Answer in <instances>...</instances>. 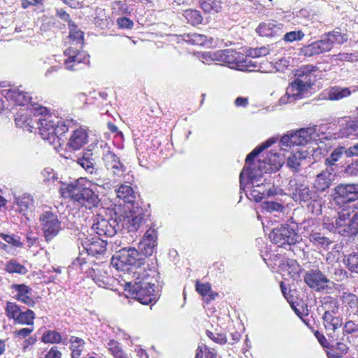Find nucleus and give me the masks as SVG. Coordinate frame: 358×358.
Returning a JSON list of instances; mask_svg holds the SVG:
<instances>
[{
	"label": "nucleus",
	"instance_id": "obj_64",
	"mask_svg": "<svg viewBox=\"0 0 358 358\" xmlns=\"http://www.w3.org/2000/svg\"><path fill=\"white\" fill-rule=\"evenodd\" d=\"M345 172L351 176L358 175V160L349 164L345 169Z\"/></svg>",
	"mask_w": 358,
	"mask_h": 358
},
{
	"label": "nucleus",
	"instance_id": "obj_61",
	"mask_svg": "<svg viewBox=\"0 0 358 358\" xmlns=\"http://www.w3.org/2000/svg\"><path fill=\"white\" fill-rule=\"evenodd\" d=\"M116 22L121 29H131L134 26L133 21L127 17H118Z\"/></svg>",
	"mask_w": 358,
	"mask_h": 358
},
{
	"label": "nucleus",
	"instance_id": "obj_30",
	"mask_svg": "<svg viewBox=\"0 0 358 358\" xmlns=\"http://www.w3.org/2000/svg\"><path fill=\"white\" fill-rule=\"evenodd\" d=\"M77 163L88 173L97 175L95 159L91 150H85L82 156L78 157Z\"/></svg>",
	"mask_w": 358,
	"mask_h": 358
},
{
	"label": "nucleus",
	"instance_id": "obj_20",
	"mask_svg": "<svg viewBox=\"0 0 358 358\" xmlns=\"http://www.w3.org/2000/svg\"><path fill=\"white\" fill-rule=\"evenodd\" d=\"M36 108H27L25 113H17L15 118L17 127L24 128L30 132L34 129H36V122H35L36 116H37Z\"/></svg>",
	"mask_w": 358,
	"mask_h": 358
},
{
	"label": "nucleus",
	"instance_id": "obj_28",
	"mask_svg": "<svg viewBox=\"0 0 358 358\" xmlns=\"http://www.w3.org/2000/svg\"><path fill=\"white\" fill-rule=\"evenodd\" d=\"M88 134L84 128L73 131L67 143V146L72 150H78L87 143Z\"/></svg>",
	"mask_w": 358,
	"mask_h": 358
},
{
	"label": "nucleus",
	"instance_id": "obj_19",
	"mask_svg": "<svg viewBox=\"0 0 358 358\" xmlns=\"http://www.w3.org/2000/svg\"><path fill=\"white\" fill-rule=\"evenodd\" d=\"M336 177V172L331 167L325 168L316 176L313 187L317 192H323L328 189Z\"/></svg>",
	"mask_w": 358,
	"mask_h": 358
},
{
	"label": "nucleus",
	"instance_id": "obj_7",
	"mask_svg": "<svg viewBox=\"0 0 358 358\" xmlns=\"http://www.w3.org/2000/svg\"><path fill=\"white\" fill-rule=\"evenodd\" d=\"M150 213L148 209L143 208L139 203L130 204L125 207V212L120 219L122 229L128 232H136L148 222Z\"/></svg>",
	"mask_w": 358,
	"mask_h": 358
},
{
	"label": "nucleus",
	"instance_id": "obj_31",
	"mask_svg": "<svg viewBox=\"0 0 358 358\" xmlns=\"http://www.w3.org/2000/svg\"><path fill=\"white\" fill-rule=\"evenodd\" d=\"M117 196L122 199L127 204V207L130 204L138 203L136 201V193L134 189L129 185L122 184L116 189Z\"/></svg>",
	"mask_w": 358,
	"mask_h": 358
},
{
	"label": "nucleus",
	"instance_id": "obj_43",
	"mask_svg": "<svg viewBox=\"0 0 358 358\" xmlns=\"http://www.w3.org/2000/svg\"><path fill=\"white\" fill-rule=\"evenodd\" d=\"M35 314L31 310L27 309L25 311H20L17 317L15 319V322L21 324L32 325Z\"/></svg>",
	"mask_w": 358,
	"mask_h": 358
},
{
	"label": "nucleus",
	"instance_id": "obj_8",
	"mask_svg": "<svg viewBox=\"0 0 358 358\" xmlns=\"http://www.w3.org/2000/svg\"><path fill=\"white\" fill-rule=\"evenodd\" d=\"M38 221L47 242L52 240L62 230V222L57 215L50 210H43L39 215Z\"/></svg>",
	"mask_w": 358,
	"mask_h": 358
},
{
	"label": "nucleus",
	"instance_id": "obj_23",
	"mask_svg": "<svg viewBox=\"0 0 358 358\" xmlns=\"http://www.w3.org/2000/svg\"><path fill=\"white\" fill-rule=\"evenodd\" d=\"M14 204L15 210L20 213L25 215L28 212L32 211L34 208V199L33 196L29 193L14 194Z\"/></svg>",
	"mask_w": 358,
	"mask_h": 358
},
{
	"label": "nucleus",
	"instance_id": "obj_37",
	"mask_svg": "<svg viewBox=\"0 0 358 358\" xmlns=\"http://www.w3.org/2000/svg\"><path fill=\"white\" fill-rule=\"evenodd\" d=\"M345 155V148L344 147H339L335 149L329 157L325 159L324 164L326 168L331 167L336 172L337 166L336 163L341 158L343 155Z\"/></svg>",
	"mask_w": 358,
	"mask_h": 358
},
{
	"label": "nucleus",
	"instance_id": "obj_21",
	"mask_svg": "<svg viewBox=\"0 0 358 358\" xmlns=\"http://www.w3.org/2000/svg\"><path fill=\"white\" fill-rule=\"evenodd\" d=\"M241 58H243V54L234 50L227 49L215 52L213 59L225 62L230 65L231 68L238 70Z\"/></svg>",
	"mask_w": 358,
	"mask_h": 358
},
{
	"label": "nucleus",
	"instance_id": "obj_18",
	"mask_svg": "<svg viewBox=\"0 0 358 358\" xmlns=\"http://www.w3.org/2000/svg\"><path fill=\"white\" fill-rule=\"evenodd\" d=\"M304 281L308 287L317 291L324 289L327 287L329 279L318 269H312L304 275Z\"/></svg>",
	"mask_w": 358,
	"mask_h": 358
},
{
	"label": "nucleus",
	"instance_id": "obj_42",
	"mask_svg": "<svg viewBox=\"0 0 358 358\" xmlns=\"http://www.w3.org/2000/svg\"><path fill=\"white\" fill-rule=\"evenodd\" d=\"M71 349L72 358H79L83 350L85 341L80 338L72 336L71 338Z\"/></svg>",
	"mask_w": 358,
	"mask_h": 358
},
{
	"label": "nucleus",
	"instance_id": "obj_27",
	"mask_svg": "<svg viewBox=\"0 0 358 358\" xmlns=\"http://www.w3.org/2000/svg\"><path fill=\"white\" fill-rule=\"evenodd\" d=\"M1 94L8 100L13 101L20 106L28 104L31 96L26 92L17 88L6 89L1 91Z\"/></svg>",
	"mask_w": 358,
	"mask_h": 358
},
{
	"label": "nucleus",
	"instance_id": "obj_9",
	"mask_svg": "<svg viewBox=\"0 0 358 358\" xmlns=\"http://www.w3.org/2000/svg\"><path fill=\"white\" fill-rule=\"evenodd\" d=\"M317 71V66L310 64L299 68L296 73V79L290 85V90L297 89L303 94L315 81V73Z\"/></svg>",
	"mask_w": 358,
	"mask_h": 358
},
{
	"label": "nucleus",
	"instance_id": "obj_11",
	"mask_svg": "<svg viewBox=\"0 0 358 358\" xmlns=\"http://www.w3.org/2000/svg\"><path fill=\"white\" fill-rule=\"evenodd\" d=\"M295 182L294 180L290 181V185L292 186V183ZM294 196L296 200H299L303 202H313V208L316 207V214H319L321 213V202H320V196L316 191L312 190L309 188V187L303 183L294 182Z\"/></svg>",
	"mask_w": 358,
	"mask_h": 358
},
{
	"label": "nucleus",
	"instance_id": "obj_10",
	"mask_svg": "<svg viewBox=\"0 0 358 358\" xmlns=\"http://www.w3.org/2000/svg\"><path fill=\"white\" fill-rule=\"evenodd\" d=\"M269 238L279 247L290 246L299 242L300 236L288 225L276 227L269 234Z\"/></svg>",
	"mask_w": 358,
	"mask_h": 358
},
{
	"label": "nucleus",
	"instance_id": "obj_17",
	"mask_svg": "<svg viewBox=\"0 0 358 358\" xmlns=\"http://www.w3.org/2000/svg\"><path fill=\"white\" fill-rule=\"evenodd\" d=\"M336 203H349L358 199V185L341 184L334 189Z\"/></svg>",
	"mask_w": 358,
	"mask_h": 358
},
{
	"label": "nucleus",
	"instance_id": "obj_16",
	"mask_svg": "<svg viewBox=\"0 0 358 358\" xmlns=\"http://www.w3.org/2000/svg\"><path fill=\"white\" fill-rule=\"evenodd\" d=\"M80 50L78 47L70 46L64 51V54L66 57L64 60V65L66 69L74 71L76 70V66L78 64L89 62V56Z\"/></svg>",
	"mask_w": 358,
	"mask_h": 358
},
{
	"label": "nucleus",
	"instance_id": "obj_26",
	"mask_svg": "<svg viewBox=\"0 0 358 358\" xmlns=\"http://www.w3.org/2000/svg\"><path fill=\"white\" fill-rule=\"evenodd\" d=\"M11 289L16 292L15 298L29 306L33 307L35 301L33 299L32 289L25 284H13Z\"/></svg>",
	"mask_w": 358,
	"mask_h": 358
},
{
	"label": "nucleus",
	"instance_id": "obj_62",
	"mask_svg": "<svg viewBox=\"0 0 358 358\" xmlns=\"http://www.w3.org/2000/svg\"><path fill=\"white\" fill-rule=\"evenodd\" d=\"M206 334L210 339H212L217 343L222 345L227 343V338L224 334H213V332H210L209 331H207Z\"/></svg>",
	"mask_w": 358,
	"mask_h": 358
},
{
	"label": "nucleus",
	"instance_id": "obj_15",
	"mask_svg": "<svg viewBox=\"0 0 358 358\" xmlns=\"http://www.w3.org/2000/svg\"><path fill=\"white\" fill-rule=\"evenodd\" d=\"M102 159L106 169L114 176L120 177L127 170L120 157L110 148H106L102 155Z\"/></svg>",
	"mask_w": 358,
	"mask_h": 358
},
{
	"label": "nucleus",
	"instance_id": "obj_63",
	"mask_svg": "<svg viewBox=\"0 0 358 358\" xmlns=\"http://www.w3.org/2000/svg\"><path fill=\"white\" fill-rule=\"evenodd\" d=\"M157 231L155 229L150 227L145 233L142 240H145V241L148 240L150 241H156L157 242Z\"/></svg>",
	"mask_w": 358,
	"mask_h": 358
},
{
	"label": "nucleus",
	"instance_id": "obj_22",
	"mask_svg": "<svg viewBox=\"0 0 358 358\" xmlns=\"http://www.w3.org/2000/svg\"><path fill=\"white\" fill-rule=\"evenodd\" d=\"M337 308L326 310L323 315V323L329 336L334 338L335 331L342 326V319L336 316Z\"/></svg>",
	"mask_w": 358,
	"mask_h": 358
},
{
	"label": "nucleus",
	"instance_id": "obj_45",
	"mask_svg": "<svg viewBox=\"0 0 358 358\" xmlns=\"http://www.w3.org/2000/svg\"><path fill=\"white\" fill-rule=\"evenodd\" d=\"M345 262L350 271L358 273V250L349 254Z\"/></svg>",
	"mask_w": 358,
	"mask_h": 358
},
{
	"label": "nucleus",
	"instance_id": "obj_32",
	"mask_svg": "<svg viewBox=\"0 0 358 358\" xmlns=\"http://www.w3.org/2000/svg\"><path fill=\"white\" fill-rule=\"evenodd\" d=\"M183 40L187 43L198 46L210 48L213 45V38H208L206 35L196 33H190L182 36Z\"/></svg>",
	"mask_w": 358,
	"mask_h": 358
},
{
	"label": "nucleus",
	"instance_id": "obj_6",
	"mask_svg": "<svg viewBox=\"0 0 358 358\" xmlns=\"http://www.w3.org/2000/svg\"><path fill=\"white\" fill-rule=\"evenodd\" d=\"M348 39L347 34L341 33L340 30H334L329 32L320 40L315 41L309 45H304L301 49V52L305 57H313L330 51L334 45L343 44Z\"/></svg>",
	"mask_w": 358,
	"mask_h": 358
},
{
	"label": "nucleus",
	"instance_id": "obj_46",
	"mask_svg": "<svg viewBox=\"0 0 358 358\" xmlns=\"http://www.w3.org/2000/svg\"><path fill=\"white\" fill-rule=\"evenodd\" d=\"M84 34L80 30H71L70 32L69 37L72 42L71 46L78 47L80 49L83 48L84 41Z\"/></svg>",
	"mask_w": 358,
	"mask_h": 358
},
{
	"label": "nucleus",
	"instance_id": "obj_1",
	"mask_svg": "<svg viewBox=\"0 0 358 358\" xmlns=\"http://www.w3.org/2000/svg\"><path fill=\"white\" fill-rule=\"evenodd\" d=\"M275 143L273 139H269L262 145L255 148L246 157L245 164L240 173V189L245 190L248 185H252V189L250 191L251 197L257 202L262 201L266 196L264 188L266 184L262 182V178L264 173L269 171H275L280 166V162H277L279 157L276 153L272 155L271 157H266V160L258 159L255 161V158L258 156L264 150L270 147Z\"/></svg>",
	"mask_w": 358,
	"mask_h": 358
},
{
	"label": "nucleus",
	"instance_id": "obj_54",
	"mask_svg": "<svg viewBox=\"0 0 358 358\" xmlns=\"http://www.w3.org/2000/svg\"><path fill=\"white\" fill-rule=\"evenodd\" d=\"M344 302L347 303L352 311L356 313L358 310V298L351 293H345L343 295Z\"/></svg>",
	"mask_w": 358,
	"mask_h": 358
},
{
	"label": "nucleus",
	"instance_id": "obj_47",
	"mask_svg": "<svg viewBox=\"0 0 358 358\" xmlns=\"http://www.w3.org/2000/svg\"><path fill=\"white\" fill-rule=\"evenodd\" d=\"M106 347L115 358H119L125 355L120 343L113 339L107 343Z\"/></svg>",
	"mask_w": 358,
	"mask_h": 358
},
{
	"label": "nucleus",
	"instance_id": "obj_41",
	"mask_svg": "<svg viewBox=\"0 0 358 358\" xmlns=\"http://www.w3.org/2000/svg\"><path fill=\"white\" fill-rule=\"evenodd\" d=\"M183 16L187 20V22L192 25L200 24L203 21V17L200 12L194 9H187L183 13Z\"/></svg>",
	"mask_w": 358,
	"mask_h": 358
},
{
	"label": "nucleus",
	"instance_id": "obj_56",
	"mask_svg": "<svg viewBox=\"0 0 358 358\" xmlns=\"http://www.w3.org/2000/svg\"><path fill=\"white\" fill-rule=\"evenodd\" d=\"M269 53V49L265 46L250 49L248 52V56L255 58L264 57Z\"/></svg>",
	"mask_w": 358,
	"mask_h": 358
},
{
	"label": "nucleus",
	"instance_id": "obj_53",
	"mask_svg": "<svg viewBox=\"0 0 358 358\" xmlns=\"http://www.w3.org/2000/svg\"><path fill=\"white\" fill-rule=\"evenodd\" d=\"M0 236L8 244L15 248H21L23 246V243L20 241V236L17 235H9L5 234H1Z\"/></svg>",
	"mask_w": 358,
	"mask_h": 358
},
{
	"label": "nucleus",
	"instance_id": "obj_44",
	"mask_svg": "<svg viewBox=\"0 0 358 358\" xmlns=\"http://www.w3.org/2000/svg\"><path fill=\"white\" fill-rule=\"evenodd\" d=\"M200 6L206 13H218L222 8L221 2L217 0H200Z\"/></svg>",
	"mask_w": 358,
	"mask_h": 358
},
{
	"label": "nucleus",
	"instance_id": "obj_3",
	"mask_svg": "<svg viewBox=\"0 0 358 358\" xmlns=\"http://www.w3.org/2000/svg\"><path fill=\"white\" fill-rule=\"evenodd\" d=\"M132 280L127 282L134 298L142 304L148 305L155 302L157 294L155 293V284L159 278V273L155 268L144 269L143 272L137 271L134 273Z\"/></svg>",
	"mask_w": 358,
	"mask_h": 358
},
{
	"label": "nucleus",
	"instance_id": "obj_58",
	"mask_svg": "<svg viewBox=\"0 0 358 358\" xmlns=\"http://www.w3.org/2000/svg\"><path fill=\"white\" fill-rule=\"evenodd\" d=\"M343 334H358V324L354 321H347L343 328Z\"/></svg>",
	"mask_w": 358,
	"mask_h": 358
},
{
	"label": "nucleus",
	"instance_id": "obj_40",
	"mask_svg": "<svg viewBox=\"0 0 358 358\" xmlns=\"http://www.w3.org/2000/svg\"><path fill=\"white\" fill-rule=\"evenodd\" d=\"M303 94L297 89L290 90V85L287 88L286 93L278 101L279 105L282 106L288 103H293L296 100L301 99Z\"/></svg>",
	"mask_w": 358,
	"mask_h": 358
},
{
	"label": "nucleus",
	"instance_id": "obj_39",
	"mask_svg": "<svg viewBox=\"0 0 358 358\" xmlns=\"http://www.w3.org/2000/svg\"><path fill=\"white\" fill-rule=\"evenodd\" d=\"M306 159L305 155L300 152L290 155L287 159V166L294 172H299L301 162Z\"/></svg>",
	"mask_w": 358,
	"mask_h": 358
},
{
	"label": "nucleus",
	"instance_id": "obj_24",
	"mask_svg": "<svg viewBox=\"0 0 358 358\" xmlns=\"http://www.w3.org/2000/svg\"><path fill=\"white\" fill-rule=\"evenodd\" d=\"M317 126L302 128L292 132V145H302L308 141L315 139L317 136Z\"/></svg>",
	"mask_w": 358,
	"mask_h": 358
},
{
	"label": "nucleus",
	"instance_id": "obj_2",
	"mask_svg": "<svg viewBox=\"0 0 358 358\" xmlns=\"http://www.w3.org/2000/svg\"><path fill=\"white\" fill-rule=\"evenodd\" d=\"M36 112V127L39 130L43 139L50 144L61 145V141H64L63 135L69 130L70 121L48 113L45 107H38Z\"/></svg>",
	"mask_w": 358,
	"mask_h": 358
},
{
	"label": "nucleus",
	"instance_id": "obj_38",
	"mask_svg": "<svg viewBox=\"0 0 358 358\" xmlns=\"http://www.w3.org/2000/svg\"><path fill=\"white\" fill-rule=\"evenodd\" d=\"M238 70L242 71H261L262 66L254 62L251 58L243 55L239 62Z\"/></svg>",
	"mask_w": 358,
	"mask_h": 358
},
{
	"label": "nucleus",
	"instance_id": "obj_51",
	"mask_svg": "<svg viewBox=\"0 0 358 358\" xmlns=\"http://www.w3.org/2000/svg\"><path fill=\"white\" fill-rule=\"evenodd\" d=\"M262 208L268 213H280L284 210V206L281 203L273 201L263 202Z\"/></svg>",
	"mask_w": 358,
	"mask_h": 358
},
{
	"label": "nucleus",
	"instance_id": "obj_34",
	"mask_svg": "<svg viewBox=\"0 0 358 358\" xmlns=\"http://www.w3.org/2000/svg\"><path fill=\"white\" fill-rule=\"evenodd\" d=\"M310 241L317 248L328 250L333 241L319 232H312L309 235Z\"/></svg>",
	"mask_w": 358,
	"mask_h": 358
},
{
	"label": "nucleus",
	"instance_id": "obj_48",
	"mask_svg": "<svg viewBox=\"0 0 358 358\" xmlns=\"http://www.w3.org/2000/svg\"><path fill=\"white\" fill-rule=\"evenodd\" d=\"M157 247L156 241H150L148 240H142L139 243V248L141 250V252L145 256L152 255V253L155 251Z\"/></svg>",
	"mask_w": 358,
	"mask_h": 358
},
{
	"label": "nucleus",
	"instance_id": "obj_49",
	"mask_svg": "<svg viewBox=\"0 0 358 358\" xmlns=\"http://www.w3.org/2000/svg\"><path fill=\"white\" fill-rule=\"evenodd\" d=\"M354 208L357 210L355 214L350 217V227H348V236H354L358 234V202L355 204Z\"/></svg>",
	"mask_w": 358,
	"mask_h": 358
},
{
	"label": "nucleus",
	"instance_id": "obj_12",
	"mask_svg": "<svg viewBox=\"0 0 358 358\" xmlns=\"http://www.w3.org/2000/svg\"><path fill=\"white\" fill-rule=\"evenodd\" d=\"M120 224L116 219H105L98 215L93 219L91 229L99 236L113 237L120 229Z\"/></svg>",
	"mask_w": 358,
	"mask_h": 358
},
{
	"label": "nucleus",
	"instance_id": "obj_50",
	"mask_svg": "<svg viewBox=\"0 0 358 358\" xmlns=\"http://www.w3.org/2000/svg\"><path fill=\"white\" fill-rule=\"evenodd\" d=\"M61 340L60 334L54 330L44 332L42 336V341L45 343H59Z\"/></svg>",
	"mask_w": 358,
	"mask_h": 358
},
{
	"label": "nucleus",
	"instance_id": "obj_25",
	"mask_svg": "<svg viewBox=\"0 0 358 358\" xmlns=\"http://www.w3.org/2000/svg\"><path fill=\"white\" fill-rule=\"evenodd\" d=\"M282 24L276 21L261 22L256 29V32L262 37H274L280 36L282 33Z\"/></svg>",
	"mask_w": 358,
	"mask_h": 358
},
{
	"label": "nucleus",
	"instance_id": "obj_14",
	"mask_svg": "<svg viewBox=\"0 0 358 358\" xmlns=\"http://www.w3.org/2000/svg\"><path fill=\"white\" fill-rule=\"evenodd\" d=\"M350 209H343L338 213V216L334 222L329 223L328 220L324 221L323 223L324 227L330 231L336 232L342 236H348L347 227H350Z\"/></svg>",
	"mask_w": 358,
	"mask_h": 358
},
{
	"label": "nucleus",
	"instance_id": "obj_29",
	"mask_svg": "<svg viewBox=\"0 0 358 358\" xmlns=\"http://www.w3.org/2000/svg\"><path fill=\"white\" fill-rule=\"evenodd\" d=\"M358 91V85H352L349 87L335 86L327 91V99L331 101H338L350 96L352 93Z\"/></svg>",
	"mask_w": 358,
	"mask_h": 358
},
{
	"label": "nucleus",
	"instance_id": "obj_55",
	"mask_svg": "<svg viewBox=\"0 0 358 358\" xmlns=\"http://www.w3.org/2000/svg\"><path fill=\"white\" fill-rule=\"evenodd\" d=\"M195 358H216V356L207 346L204 345L198 347Z\"/></svg>",
	"mask_w": 358,
	"mask_h": 358
},
{
	"label": "nucleus",
	"instance_id": "obj_59",
	"mask_svg": "<svg viewBox=\"0 0 358 358\" xmlns=\"http://www.w3.org/2000/svg\"><path fill=\"white\" fill-rule=\"evenodd\" d=\"M266 180H267V178H265L263 182L266 184V187H264V190H266V196L277 195L281 192L280 189L274 187L273 182H266Z\"/></svg>",
	"mask_w": 358,
	"mask_h": 358
},
{
	"label": "nucleus",
	"instance_id": "obj_36",
	"mask_svg": "<svg viewBox=\"0 0 358 358\" xmlns=\"http://www.w3.org/2000/svg\"><path fill=\"white\" fill-rule=\"evenodd\" d=\"M4 270L9 273L24 275L28 272L25 266L21 264L15 259H10L5 264Z\"/></svg>",
	"mask_w": 358,
	"mask_h": 358
},
{
	"label": "nucleus",
	"instance_id": "obj_13",
	"mask_svg": "<svg viewBox=\"0 0 358 358\" xmlns=\"http://www.w3.org/2000/svg\"><path fill=\"white\" fill-rule=\"evenodd\" d=\"M79 240L83 248L82 251L86 252L88 255L96 257L106 252L108 244L106 241L96 237H91L84 234H81Z\"/></svg>",
	"mask_w": 358,
	"mask_h": 358
},
{
	"label": "nucleus",
	"instance_id": "obj_52",
	"mask_svg": "<svg viewBox=\"0 0 358 358\" xmlns=\"http://www.w3.org/2000/svg\"><path fill=\"white\" fill-rule=\"evenodd\" d=\"M6 315L8 318H12L15 320L20 313V307L13 302L8 301L5 308Z\"/></svg>",
	"mask_w": 358,
	"mask_h": 358
},
{
	"label": "nucleus",
	"instance_id": "obj_60",
	"mask_svg": "<svg viewBox=\"0 0 358 358\" xmlns=\"http://www.w3.org/2000/svg\"><path fill=\"white\" fill-rule=\"evenodd\" d=\"M210 289L211 287L209 283H200L199 281L196 282V290L203 297L207 296Z\"/></svg>",
	"mask_w": 358,
	"mask_h": 358
},
{
	"label": "nucleus",
	"instance_id": "obj_33",
	"mask_svg": "<svg viewBox=\"0 0 358 358\" xmlns=\"http://www.w3.org/2000/svg\"><path fill=\"white\" fill-rule=\"evenodd\" d=\"M358 131V117L348 120L343 124L339 130V136L342 138H348L351 136H356Z\"/></svg>",
	"mask_w": 358,
	"mask_h": 358
},
{
	"label": "nucleus",
	"instance_id": "obj_57",
	"mask_svg": "<svg viewBox=\"0 0 358 358\" xmlns=\"http://www.w3.org/2000/svg\"><path fill=\"white\" fill-rule=\"evenodd\" d=\"M303 37V32L299 30L287 32L284 35L283 39L287 42H294L295 41H301Z\"/></svg>",
	"mask_w": 358,
	"mask_h": 358
},
{
	"label": "nucleus",
	"instance_id": "obj_4",
	"mask_svg": "<svg viewBox=\"0 0 358 358\" xmlns=\"http://www.w3.org/2000/svg\"><path fill=\"white\" fill-rule=\"evenodd\" d=\"M90 182L85 178H80L69 183H62L60 190L64 197H69L88 209L96 207L100 202L97 194L87 186Z\"/></svg>",
	"mask_w": 358,
	"mask_h": 358
},
{
	"label": "nucleus",
	"instance_id": "obj_35",
	"mask_svg": "<svg viewBox=\"0 0 358 358\" xmlns=\"http://www.w3.org/2000/svg\"><path fill=\"white\" fill-rule=\"evenodd\" d=\"M92 279L99 287L108 288L110 285L111 279L106 271L99 268H92Z\"/></svg>",
	"mask_w": 358,
	"mask_h": 358
},
{
	"label": "nucleus",
	"instance_id": "obj_5",
	"mask_svg": "<svg viewBox=\"0 0 358 358\" xmlns=\"http://www.w3.org/2000/svg\"><path fill=\"white\" fill-rule=\"evenodd\" d=\"M144 261L145 259L136 249L123 247L117 250L113 256L111 264L117 270L123 271L125 275L133 278L134 272L140 270L143 272L144 269H148V266H141L145 264Z\"/></svg>",
	"mask_w": 358,
	"mask_h": 358
}]
</instances>
